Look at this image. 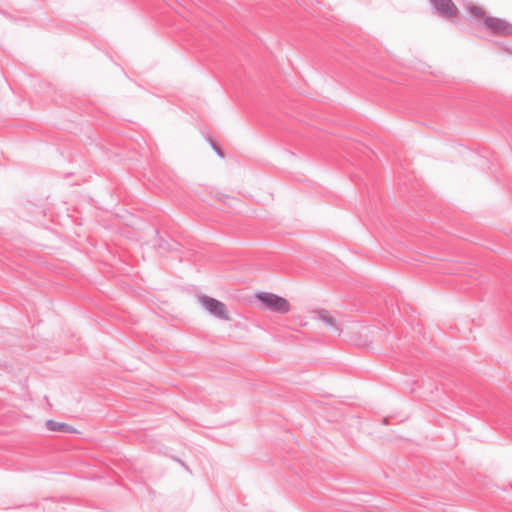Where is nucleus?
I'll use <instances>...</instances> for the list:
<instances>
[{"label":"nucleus","mask_w":512,"mask_h":512,"mask_svg":"<svg viewBox=\"0 0 512 512\" xmlns=\"http://www.w3.org/2000/svg\"><path fill=\"white\" fill-rule=\"evenodd\" d=\"M256 297L264 310L279 314H287L290 311V303L284 297L271 292H261Z\"/></svg>","instance_id":"1"},{"label":"nucleus","mask_w":512,"mask_h":512,"mask_svg":"<svg viewBox=\"0 0 512 512\" xmlns=\"http://www.w3.org/2000/svg\"><path fill=\"white\" fill-rule=\"evenodd\" d=\"M433 6V13L439 17L453 20L458 14V9L452 0H429Z\"/></svg>","instance_id":"4"},{"label":"nucleus","mask_w":512,"mask_h":512,"mask_svg":"<svg viewBox=\"0 0 512 512\" xmlns=\"http://www.w3.org/2000/svg\"><path fill=\"white\" fill-rule=\"evenodd\" d=\"M319 318L324 322L325 326L332 332L340 335V328L333 317L328 314L327 310H321L319 312Z\"/></svg>","instance_id":"6"},{"label":"nucleus","mask_w":512,"mask_h":512,"mask_svg":"<svg viewBox=\"0 0 512 512\" xmlns=\"http://www.w3.org/2000/svg\"><path fill=\"white\" fill-rule=\"evenodd\" d=\"M200 302L202 306L213 316L228 321L230 320L229 313L227 310L226 305L212 297H209L207 295H203L200 297Z\"/></svg>","instance_id":"3"},{"label":"nucleus","mask_w":512,"mask_h":512,"mask_svg":"<svg viewBox=\"0 0 512 512\" xmlns=\"http://www.w3.org/2000/svg\"><path fill=\"white\" fill-rule=\"evenodd\" d=\"M158 248L159 249H163V250L168 249L169 248V244L164 239L161 238L158 241Z\"/></svg>","instance_id":"9"},{"label":"nucleus","mask_w":512,"mask_h":512,"mask_svg":"<svg viewBox=\"0 0 512 512\" xmlns=\"http://www.w3.org/2000/svg\"><path fill=\"white\" fill-rule=\"evenodd\" d=\"M211 147L212 149L215 151V153L220 157V158H223L224 157V154L221 150V148L216 144L214 143L213 141H211Z\"/></svg>","instance_id":"8"},{"label":"nucleus","mask_w":512,"mask_h":512,"mask_svg":"<svg viewBox=\"0 0 512 512\" xmlns=\"http://www.w3.org/2000/svg\"><path fill=\"white\" fill-rule=\"evenodd\" d=\"M468 10L471 14L475 15L478 18H482L483 20L486 17L484 11L478 6L471 5L468 7Z\"/></svg>","instance_id":"7"},{"label":"nucleus","mask_w":512,"mask_h":512,"mask_svg":"<svg viewBox=\"0 0 512 512\" xmlns=\"http://www.w3.org/2000/svg\"><path fill=\"white\" fill-rule=\"evenodd\" d=\"M483 26L487 32L496 36L512 35V23L505 19L487 16L483 20Z\"/></svg>","instance_id":"2"},{"label":"nucleus","mask_w":512,"mask_h":512,"mask_svg":"<svg viewBox=\"0 0 512 512\" xmlns=\"http://www.w3.org/2000/svg\"><path fill=\"white\" fill-rule=\"evenodd\" d=\"M45 426L49 431H53V432H62V433H67V434H72V433L77 432V430L73 426H71L67 423H64V422L54 421L52 419L47 420L45 423Z\"/></svg>","instance_id":"5"}]
</instances>
